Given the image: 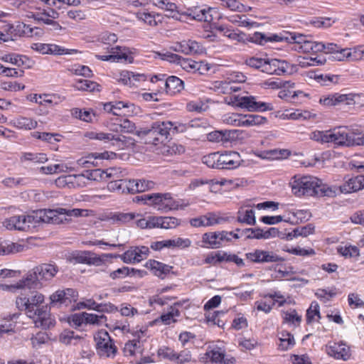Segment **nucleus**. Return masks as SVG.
Here are the masks:
<instances>
[{
	"instance_id": "obj_60",
	"label": "nucleus",
	"mask_w": 364,
	"mask_h": 364,
	"mask_svg": "<svg viewBox=\"0 0 364 364\" xmlns=\"http://www.w3.org/2000/svg\"><path fill=\"white\" fill-rule=\"evenodd\" d=\"M68 322L70 325H73L75 328L81 326L82 324L85 323L84 312L73 314L70 315L68 318Z\"/></svg>"
},
{
	"instance_id": "obj_50",
	"label": "nucleus",
	"mask_w": 364,
	"mask_h": 364,
	"mask_svg": "<svg viewBox=\"0 0 364 364\" xmlns=\"http://www.w3.org/2000/svg\"><path fill=\"white\" fill-rule=\"evenodd\" d=\"M85 316V323L86 324H92V325H100L102 322V321H107V316L104 314L97 315L94 314H89L87 312H84Z\"/></svg>"
},
{
	"instance_id": "obj_28",
	"label": "nucleus",
	"mask_w": 364,
	"mask_h": 364,
	"mask_svg": "<svg viewBox=\"0 0 364 364\" xmlns=\"http://www.w3.org/2000/svg\"><path fill=\"white\" fill-rule=\"evenodd\" d=\"M50 303L48 304V310L51 308H60L63 306H68L70 301L65 298V293L61 289H58L53 293L50 297Z\"/></svg>"
},
{
	"instance_id": "obj_38",
	"label": "nucleus",
	"mask_w": 364,
	"mask_h": 364,
	"mask_svg": "<svg viewBox=\"0 0 364 364\" xmlns=\"http://www.w3.org/2000/svg\"><path fill=\"white\" fill-rule=\"evenodd\" d=\"M14 124L18 129H32L36 128L37 126L36 121L33 119L21 116L16 117L14 121Z\"/></svg>"
},
{
	"instance_id": "obj_6",
	"label": "nucleus",
	"mask_w": 364,
	"mask_h": 364,
	"mask_svg": "<svg viewBox=\"0 0 364 364\" xmlns=\"http://www.w3.org/2000/svg\"><path fill=\"white\" fill-rule=\"evenodd\" d=\"M133 200L144 205L157 207L159 210L167 212L173 209V198L169 193H155L136 196Z\"/></svg>"
},
{
	"instance_id": "obj_2",
	"label": "nucleus",
	"mask_w": 364,
	"mask_h": 364,
	"mask_svg": "<svg viewBox=\"0 0 364 364\" xmlns=\"http://www.w3.org/2000/svg\"><path fill=\"white\" fill-rule=\"evenodd\" d=\"M31 291L28 296H19L16 298V305L19 311H24L30 318L37 319L35 321L37 327H42L44 329L50 328L54 326V321L50 318L48 304L40 306L44 301V295L36 291Z\"/></svg>"
},
{
	"instance_id": "obj_48",
	"label": "nucleus",
	"mask_w": 364,
	"mask_h": 364,
	"mask_svg": "<svg viewBox=\"0 0 364 364\" xmlns=\"http://www.w3.org/2000/svg\"><path fill=\"white\" fill-rule=\"evenodd\" d=\"M21 31V36L32 37L34 35H38L41 32V29L38 27L32 28L30 25H27L23 23H18V28Z\"/></svg>"
},
{
	"instance_id": "obj_52",
	"label": "nucleus",
	"mask_w": 364,
	"mask_h": 364,
	"mask_svg": "<svg viewBox=\"0 0 364 364\" xmlns=\"http://www.w3.org/2000/svg\"><path fill=\"white\" fill-rule=\"evenodd\" d=\"M351 51L350 48H341L339 47L337 51L333 55L329 56V60L342 61L346 58H351Z\"/></svg>"
},
{
	"instance_id": "obj_64",
	"label": "nucleus",
	"mask_w": 364,
	"mask_h": 364,
	"mask_svg": "<svg viewBox=\"0 0 364 364\" xmlns=\"http://www.w3.org/2000/svg\"><path fill=\"white\" fill-rule=\"evenodd\" d=\"M284 220L282 215H264L259 218V221L266 225H275Z\"/></svg>"
},
{
	"instance_id": "obj_34",
	"label": "nucleus",
	"mask_w": 364,
	"mask_h": 364,
	"mask_svg": "<svg viewBox=\"0 0 364 364\" xmlns=\"http://www.w3.org/2000/svg\"><path fill=\"white\" fill-rule=\"evenodd\" d=\"M226 311H215L213 313L205 314V321L208 324L213 326H218L220 328H224L225 324V321L220 318L225 314Z\"/></svg>"
},
{
	"instance_id": "obj_36",
	"label": "nucleus",
	"mask_w": 364,
	"mask_h": 364,
	"mask_svg": "<svg viewBox=\"0 0 364 364\" xmlns=\"http://www.w3.org/2000/svg\"><path fill=\"white\" fill-rule=\"evenodd\" d=\"M82 339V337L78 335H75V332L70 329H65L59 336V341L60 343L70 345H76L77 341Z\"/></svg>"
},
{
	"instance_id": "obj_4",
	"label": "nucleus",
	"mask_w": 364,
	"mask_h": 364,
	"mask_svg": "<svg viewBox=\"0 0 364 364\" xmlns=\"http://www.w3.org/2000/svg\"><path fill=\"white\" fill-rule=\"evenodd\" d=\"M58 267L55 264H41L28 271L26 276L16 284V288L28 290H36L42 287L41 281L52 279L57 272Z\"/></svg>"
},
{
	"instance_id": "obj_31",
	"label": "nucleus",
	"mask_w": 364,
	"mask_h": 364,
	"mask_svg": "<svg viewBox=\"0 0 364 364\" xmlns=\"http://www.w3.org/2000/svg\"><path fill=\"white\" fill-rule=\"evenodd\" d=\"M73 87L77 90L95 92L100 91V85L96 82L88 80H77Z\"/></svg>"
},
{
	"instance_id": "obj_24",
	"label": "nucleus",
	"mask_w": 364,
	"mask_h": 364,
	"mask_svg": "<svg viewBox=\"0 0 364 364\" xmlns=\"http://www.w3.org/2000/svg\"><path fill=\"white\" fill-rule=\"evenodd\" d=\"M327 353L336 359L343 360H347L350 356L349 347L343 343H334L328 347Z\"/></svg>"
},
{
	"instance_id": "obj_9",
	"label": "nucleus",
	"mask_w": 364,
	"mask_h": 364,
	"mask_svg": "<svg viewBox=\"0 0 364 364\" xmlns=\"http://www.w3.org/2000/svg\"><path fill=\"white\" fill-rule=\"evenodd\" d=\"M228 235H232L235 239H239L240 235L233 231H220V232H205L202 236V242L204 245H200L203 247L208 248H218L221 245V241H230L231 238H228Z\"/></svg>"
},
{
	"instance_id": "obj_53",
	"label": "nucleus",
	"mask_w": 364,
	"mask_h": 364,
	"mask_svg": "<svg viewBox=\"0 0 364 364\" xmlns=\"http://www.w3.org/2000/svg\"><path fill=\"white\" fill-rule=\"evenodd\" d=\"M197 62L198 61L193 60L191 58H185L182 57L179 62V65L187 72L196 73V68L198 65Z\"/></svg>"
},
{
	"instance_id": "obj_49",
	"label": "nucleus",
	"mask_w": 364,
	"mask_h": 364,
	"mask_svg": "<svg viewBox=\"0 0 364 364\" xmlns=\"http://www.w3.org/2000/svg\"><path fill=\"white\" fill-rule=\"evenodd\" d=\"M85 136L90 139H95L102 141L105 143L109 142V139H112V133H104V132H87L85 133Z\"/></svg>"
},
{
	"instance_id": "obj_40",
	"label": "nucleus",
	"mask_w": 364,
	"mask_h": 364,
	"mask_svg": "<svg viewBox=\"0 0 364 364\" xmlns=\"http://www.w3.org/2000/svg\"><path fill=\"white\" fill-rule=\"evenodd\" d=\"M220 154L218 152L210 153L202 158L203 164H206L209 168L220 169Z\"/></svg>"
},
{
	"instance_id": "obj_56",
	"label": "nucleus",
	"mask_w": 364,
	"mask_h": 364,
	"mask_svg": "<svg viewBox=\"0 0 364 364\" xmlns=\"http://www.w3.org/2000/svg\"><path fill=\"white\" fill-rule=\"evenodd\" d=\"M177 6L174 3L166 2L165 9L167 11L170 12V14H167L168 17H171L174 19L182 21L183 12H180L176 10Z\"/></svg>"
},
{
	"instance_id": "obj_19",
	"label": "nucleus",
	"mask_w": 364,
	"mask_h": 364,
	"mask_svg": "<svg viewBox=\"0 0 364 364\" xmlns=\"http://www.w3.org/2000/svg\"><path fill=\"white\" fill-rule=\"evenodd\" d=\"M355 95L353 93H334L320 99V103L326 106H336L341 104L353 105L355 103Z\"/></svg>"
},
{
	"instance_id": "obj_26",
	"label": "nucleus",
	"mask_w": 364,
	"mask_h": 364,
	"mask_svg": "<svg viewBox=\"0 0 364 364\" xmlns=\"http://www.w3.org/2000/svg\"><path fill=\"white\" fill-rule=\"evenodd\" d=\"M0 60L4 62L10 63L18 67H31L28 64L31 62L30 59L27 56L23 55H20L14 53L5 54L0 56Z\"/></svg>"
},
{
	"instance_id": "obj_37",
	"label": "nucleus",
	"mask_w": 364,
	"mask_h": 364,
	"mask_svg": "<svg viewBox=\"0 0 364 364\" xmlns=\"http://www.w3.org/2000/svg\"><path fill=\"white\" fill-rule=\"evenodd\" d=\"M337 252L345 258H355L360 256V250L354 245L338 246Z\"/></svg>"
},
{
	"instance_id": "obj_21",
	"label": "nucleus",
	"mask_w": 364,
	"mask_h": 364,
	"mask_svg": "<svg viewBox=\"0 0 364 364\" xmlns=\"http://www.w3.org/2000/svg\"><path fill=\"white\" fill-rule=\"evenodd\" d=\"M161 89L166 91L167 95H174L184 89V82L178 77L171 75L166 77L164 87H161Z\"/></svg>"
},
{
	"instance_id": "obj_13",
	"label": "nucleus",
	"mask_w": 364,
	"mask_h": 364,
	"mask_svg": "<svg viewBox=\"0 0 364 364\" xmlns=\"http://www.w3.org/2000/svg\"><path fill=\"white\" fill-rule=\"evenodd\" d=\"M247 259L255 263H268L283 262L284 259L273 252L256 249L253 252L245 254Z\"/></svg>"
},
{
	"instance_id": "obj_42",
	"label": "nucleus",
	"mask_w": 364,
	"mask_h": 364,
	"mask_svg": "<svg viewBox=\"0 0 364 364\" xmlns=\"http://www.w3.org/2000/svg\"><path fill=\"white\" fill-rule=\"evenodd\" d=\"M110 257H119L124 263L127 264H135L138 262L136 255V250H134L133 247L130 250H127L122 255H108Z\"/></svg>"
},
{
	"instance_id": "obj_51",
	"label": "nucleus",
	"mask_w": 364,
	"mask_h": 364,
	"mask_svg": "<svg viewBox=\"0 0 364 364\" xmlns=\"http://www.w3.org/2000/svg\"><path fill=\"white\" fill-rule=\"evenodd\" d=\"M315 226L311 223H309L306 225L298 227L294 229V235L296 237H307L314 232Z\"/></svg>"
},
{
	"instance_id": "obj_54",
	"label": "nucleus",
	"mask_w": 364,
	"mask_h": 364,
	"mask_svg": "<svg viewBox=\"0 0 364 364\" xmlns=\"http://www.w3.org/2000/svg\"><path fill=\"white\" fill-rule=\"evenodd\" d=\"M18 28V23L16 26L13 24H6L3 27L4 31L6 32V36L7 38H12L14 41L17 37H21V31Z\"/></svg>"
},
{
	"instance_id": "obj_35",
	"label": "nucleus",
	"mask_w": 364,
	"mask_h": 364,
	"mask_svg": "<svg viewBox=\"0 0 364 364\" xmlns=\"http://www.w3.org/2000/svg\"><path fill=\"white\" fill-rule=\"evenodd\" d=\"M24 250V245L14 243L4 242L0 243V255H6L11 253L20 252Z\"/></svg>"
},
{
	"instance_id": "obj_25",
	"label": "nucleus",
	"mask_w": 364,
	"mask_h": 364,
	"mask_svg": "<svg viewBox=\"0 0 364 364\" xmlns=\"http://www.w3.org/2000/svg\"><path fill=\"white\" fill-rule=\"evenodd\" d=\"M4 225L8 230H17L25 231L29 229L24 215L12 216L9 219H6L4 221Z\"/></svg>"
},
{
	"instance_id": "obj_10",
	"label": "nucleus",
	"mask_w": 364,
	"mask_h": 364,
	"mask_svg": "<svg viewBox=\"0 0 364 364\" xmlns=\"http://www.w3.org/2000/svg\"><path fill=\"white\" fill-rule=\"evenodd\" d=\"M227 122L234 126L252 127L264 124L267 119L258 114H241L233 113L227 119Z\"/></svg>"
},
{
	"instance_id": "obj_11",
	"label": "nucleus",
	"mask_w": 364,
	"mask_h": 364,
	"mask_svg": "<svg viewBox=\"0 0 364 364\" xmlns=\"http://www.w3.org/2000/svg\"><path fill=\"white\" fill-rule=\"evenodd\" d=\"M344 181L339 186H331L337 189L338 193L349 194L364 189V175L344 177Z\"/></svg>"
},
{
	"instance_id": "obj_39",
	"label": "nucleus",
	"mask_w": 364,
	"mask_h": 364,
	"mask_svg": "<svg viewBox=\"0 0 364 364\" xmlns=\"http://www.w3.org/2000/svg\"><path fill=\"white\" fill-rule=\"evenodd\" d=\"M21 161H28L34 163L43 164L48 161V158L44 153H31L25 152L22 154Z\"/></svg>"
},
{
	"instance_id": "obj_27",
	"label": "nucleus",
	"mask_w": 364,
	"mask_h": 364,
	"mask_svg": "<svg viewBox=\"0 0 364 364\" xmlns=\"http://www.w3.org/2000/svg\"><path fill=\"white\" fill-rule=\"evenodd\" d=\"M287 34L288 31L284 32V33H274L267 35L264 33L258 32L255 40L257 41V44L260 46H264L268 42H282L286 41L287 43Z\"/></svg>"
},
{
	"instance_id": "obj_59",
	"label": "nucleus",
	"mask_w": 364,
	"mask_h": 364,
	"mask_svg": "<svg viewBox=\"0 0 364 364\" xmlns=\"http://www.w3.org/2000/svg\"><path fill=\"white\" fill-rule=\"evenodd\" d=\"M72 115L80 120L85 122H90L92 120L91 113L88 110H82L79 108H74L72 109Z\"/></svg>"
},
{
	"instance_id": "obj_61",
	"label": "nucleus",
	"mask_w": 364,
	"mask_h": 364,
	"mask_svg": "<svg viewBox=\"0 0 364 364\" xmlns=\"http://www.w3.org/2000/svg\"><path fill=\"white\" fill-rule=\"evenodd\" d=\"M284 250L289 253L299 256H309L315 255L314 250L311 248H310L309 250H306L304 248H301L299 247H296L284 249Z\"/></svg>"
},
{
	"instance_id": "obj_7",
	"label": "nucleus",
	"mask_w": 364,
	"mask_h": 364,
	"mask_svg": "<svg viewBox=\"0 0 364 364\" xmlns=\"http://www.w3.org/2000/svg\"><path fill=\"white\" fill-rule=\"evenodd\" d=\"M97 355L101 358H114L117 353V348L109 333L104 329L98 331L94 335Z\"/></svg>"
},
{
	"instance_id": "obj_30",
	"label": "nucleus",
	"mask_w": 364,
	"mask_h": 364,
	"mask_svg": "<svg viewBox=\"0 0 364 364\" xmlns=\"http://www.w3.org/2000/svg\"><path fill=\"white\" fill-rule=\"evenodd\" d=\"M279 343L278 344V349L282 351H286L295 345V340L294 335L287 331H282L278 333Z\"/></svg>"
},
{
	"instance_id": "obj_32",
	"label": "nucleus",
	"mask_w": 364,
	"mask_h": 364,
	"mask_svg": "<svg viewBox=\"0 0 364 364\" xmlns=\"http://www.w3.org/2000/svg\"><path fill=\"white\" fill-rule=\"evenodd\" d=\"M134 140L131 137L124 135H115L112 134V139H109V142L113 146L118 149H124L125 147L134 144Z\"/></svg>"
},
{
	"instance_id": "obj_1",
	"label": "nucleus",
	"mask_w": 364,
	"mask_h": 364,
	"mask_svg": "<svg viewBox=\"0 0 364 364\" xmlns=\"http://www.w3.org/2000/svg\"><path fill=\"white\" fill-rule=\"evenodd\" d=\"M193 125L179 122L156 121L139 129L136 136L146 144L158 145L170 141L175 135L183 133Z\"/></svg>"
},
{
	"instance_id": "obj_15",
	"label": "nucleus",
	"mask_w": 364,
	"mask_h": 364,
	"mask_svg": "<svg viewBox=\"0 0 364 364\" xmlns=\"http://www.w3.org/2000/svg\"><path fill=\"white\" fill-rule=\"evenodd\" d=\"M65 208H58L56 210L51 209H41L38 210V215H40V223L60 224L65 220H68L65 218Z\"/></svg>"
},
{
	"instance_id": "obj_8",
	"label": "nucleus",
	"mask_w": 364,
	"mask_h": 364,
	"mask_svg": "<svg viewBox=\"0 0 364 364\" xmlns=\"http://www.w3.org/2000/svg\"><path fill=\"white\" fill-rule=\"evenodd\" d=\"M59 17V13L50 6L46 8H36L32 12L31 18L39 25L46 24L50 26V30L58 31L61 29V26L55 20Z\"/></svg>"
},
{
	"instance_id": "obj_5",
	"label": "nucleus",
	"mask_w": 364,
	"mask_h": 364,
	"mask_svg": "<svg viewBox=\"0 0 364 364\" xmlns=\"http://www.w3.org/2000/svg\"><path fill=\"white\" fill-rule=\"evenodd\" d=\"M245 64L267 74L276 75H291L297 71L298 66L295 64H290L284 60L257 57L247 58L245 60Z\"/></svg>"
},
{
	"instance_id": "obj_55",
	"label": "nucleus",
	"mask_w": 364,
	"mask_h": 364,
	"mask_svg": "<svg viewBox=\"0 0 364 364\" xmlns=\"http://www.w3.org/2000/svg\"><path fill=\"white\" fill-rule=\"evenodd\" d=\"M161 228L171 229L177 227L180 224V220L174 217L161 216Z\"/></svg>"
},
{
	"instance_id": "obj_45",
	"label": "nucleus",
	"mask_w": 364,
	"mask_h": 364,
	"mask_svg": "<svg viewBox=\"0 0 364 364\" xmlns=\"http://www.w3.org/2000/svg\"><path fill=\"white\" fill-rule=\"evenodd\" d=\"M309 38H311V36L296 32H288L287 34V43L298 44L299 46H302Z\"/></svg>"
},
{
	"instance_id": "obj_43",
	"label": "nucleus",
	"mask_w": 364,
	"mask_h": 364,
	"mask_svg": "<svg viewBox=\"0 0 364 364\" xmlns=\"http://www.w3.org/2000/svg\"><path fill=\"white\" fill-rule=\"evenodd\" d=\"M317 316L318 319L321 318L320 307L317 301L311 302L310 306L306 310V318L308 324L311 323L314 321V317Z\"/></svg>"
},
{
	"instance_id": "obj_62",
	"label": "nucleus",
	"mask_w": 364,
	"mask_h": 364,
	"mask_svg": "<svg viewBox=\"0 0 364 364\" xmlns=\"http://www.w3.org/2000/svg\"><path fill=\"white\" fill-rule=\"evenodd\" d=\"M160 58L163 60H166L171 63H175L176 65H179V62L181 61L182 56L171 53L166 52L164 53H159Z\"/></svg>"
},
{
	"instance_id": "obj_17",
	"label": "nucleus",
	"mask_w": 364,
	"mask_h": 364,
	"mask_svg": "<svg viewBox=\"0 0 364 364\" xmlns=\"http://www.w3.org/2000/svg\"><path fill=\"white\" fill-rule=\"evenodd\" d=\"M139 181L135 179H121L112 181L108 184V188L117 191L122 193H127L134 194L139 193Z\"/></svg>"
},
{
	"instance_id": "obj_14",
	"label": "nucleus",
	"mask_w": 364,
	"mask_h": 364,
	"mask_svg": "<svg viewBox=\"0 0 364 364\" xmlns=\"http://www.w3.org/2000/svg\"><path fill=\"white\" fill-rule=\"evenodd\" d=\"M211 9L206 5L191 6L183 12V16H188L190 19L198 21L209 22L213 20L212 15L210 14Z\"/></svg>"
},
{
	"instance_id": "obj_22",
	"label": "nucleus",
	"mask_w": 364,
	"mask_h": 364,
	"mask_svg": "<svg viewBox=\"0 0 364 364\" xmlns=\"http://www.w3.org/2000/svg\"><path fill=\"white\" fill-rule=\"evenodd\" d=\"M145 267L150 269L153 274L161 279H164L172 270L173 267L161 262L149 259L146 264Z\"/></svg>"
},
{
	"instance_id": "obj_3",
	"label": "nucleus",
	"mask_w": 364,
	"mask_h": 364,
	"mask_svg": "<svg viewBox=\"0 0 364 364\" xmlns=\"http://www.w3.org/2000/svg\"><path fill=\"white\" fill-rule=\"evenodd\" d=\"M290 183L292 193L296 196L334 197L337 195V189L323 184L321 181L311 176H295Z\"/></svg>"
},
{
	"instance_id": "obj_41",
	"label": "nucleus",
	"mask_w": 364,
	"mask_h": 364,
	"mask_svg": "<svg viewBox=\"0 0 364 364\" xmlns=\"http://www.w3.org/2000/svg\"><path fill=\"white\" fill-rule=\"evenodd\" d=\"M110 173H107L106 171L102 170L100 168H97L94 170H87L85 171V173H82V176L83 177L87 178L89 180L93 181H100L105 179V178L109 177Z\"/></svg>"
},
{
	"instance_id": "obj_12",
	"label": "nucleus",
	"mask_w": 364,
	"mask_h": 364,
	"mask_svg": "<svg viewBox=\"0 0 364 364\" xmlns=\"http://www.w3.org/2000/svg\"><path fill=\"white\" fill-rule=\"evenodd\" d=\"M109 55H95V58L102 61L119 62L120 60L129 61L132 63L133 58L129 56L132 53L129 48L125 46H116L112 47L109 50Z\"/></svg>"
},
{
	"instance_id": "obj_57",
	"label": "nucleus",
	"mask_w": 364,
	"mask_h": 364,
	"mask_svg": "<svg viewBox=\"0 0 364 364\" xmlns=\"http://www.w3.org/2000/svg\"><path fill=\"white\" fill-rule=\"evenodd\" d=\"M119 129L122 132L134 134L135 135L139 130L136 129L135 124L127 119L122 122L119 124Z\"/></svg>"
},
{
	"instance_id": "obj_44",
	"label": "nucleus",
	"mask_w": 364,
	"mask_h": 364,
	"mask_svg": "<svg viewBox=\"0 0 364 364\" xmlns=\"http://www.w3.org/2000/svg\"><path fill=\"white\" fill-rule=\"evenodd\" d=\"M134 218L135 215L132 213H114L111 214L109 220L113 223H125L134 220Z\"/></svg>"
},
{
	"instance_id": "obj_33",
	"label": "nucleus",
	"mask_w": 364,
	"mask_h": 364,
	"mask_svg": "<svg viewBox=\"0 0 364 364\" xmlns=\"http://www.w3.org/2000/svg\"><path fill=\"white\" fill-rule=\"evenodd\" d=\"M237 214V221L238 223H245L248 225H255L256 224L255 212L254 210L248 209L245 212L239 210Z\"/></svg>"
},
{
	"instance_id": "obj_58",
	"label": "nucleus",
	"mask_w": 364,
	"mask_h": 364,
	"mask_svg": "<svg viewBox=\"0 0 364 364\" xmlns=\"http://www.w3.org/2000/svg\"><path fill=\"white\" fill-rule=\"evenodd\" d=\"M187 43V55L193 53H202L204 50L203 46L196 41L188 40Z\"/></svg>"
},
{
	"instance_id": "obj_16",
	"label": "nucleus",
	"mask_w": 364,
	"mask_h": 364,
	"mask_svg": "<svg viewBox=\"0 0 364 364\" xmlns=\"http://www.w3.org/2000/svg\"><path fill=\"white\" fill-rule=\"evenodd\" d=\"M334 138L333 143L338 146H359L358 140L360 139L359 134L348 133L341 129H334Z\"/></svg>"
},
{
	"instance_id": "obj_23",
	"label": "nucleus",
	"mask_w": 364,
	"mask_h": 364,
	"mask_svg": "<svg viewBox=\"0 0 364 364\" xmlns=\"http://www.w3.org/2000/svg\"><path fill=\"white\" fill-rule=\"evenodd\" d=\"M255 99L256 97L252 95H233L230 97V102H228V105L235 107L245 109L248 112H253L255 105Z\"/></svg>"
},
{
	"instance_id": "obj_18",
	"label": "nucleus",
	"mask_w": 364,
	"mask_h": 364,
	"mask_svg": "<svg viewBox=\"0 0 364 364\" xmlns=\"http://www.w3.org/2000/svg\"><path fill=\"white\" fill-rule=\"evenodd\" d=\"M243 160L237 151H229L220 154V169L232 170L241 166Z\"/></svg>"
},
{
	"instance_id": "obj_63",
	"label": "nucleus",
	"mask_w": 364,
	"mask_h": 364,
	"mask_svg": "<svg viewBox=\"0 0 364 364\" xmlns=\"http://www.w3.org/2000/svg\"><path fill=\"white\" fill-rule=\"evenodd\" d=\"M129 277V267H122L109 273V277L112 279H124Z\"/></svg>"
},
{
	"instance_id": "obj_29",
	"label": "nucleus",
	"mask_w": 364,
	"mask_h": 364,
	"mask_svg": "<svg viewBox=\"0 0 364 364\" xmlns=\"http://www.w3.org/2000/svg\"><path fill=\"white\" fill-rule=\"evenodd\" d=\"M310 77L314 79L316 82L320 83L322 86H330L338 83L339 76L330 74L318 73L316 71H311Z\"/></svg>"
},
{
	"instance_id": "obj_46",
	"label": "nucleus",
	"mask_w": 364,
	"mask_h": 364,
	"mask_svg": "<svg viewBox=\"0 0 364 364\" xmlns=\"http://www.w3.org/2000/svg\"><path fill=\"white\" fill-rule=\"evenodd\" d=\"M206 355L208 356L212 362L223 363L224 361V357L225 356V350H222L219 347H215L212 350L206 353Z\"/></svg>"
},
{
	"instance_id": "obj_20",
	"label": "nucleus",
	"mask_w": 364,
	"mask_h": 364,
	"mask_svg": "<svg viewBox=\"0 0 364 364\" xmlns=\"http://www.w3.org/2000/svg\"><path fill=\"white\" fill-rule=\"evenodd\" d=\"M73 259L76 263L95 266H100L104 262V259L101 257L89 251H80L73 253Z\"/></svg>"
},
{
	"instance_id": "obj_47",
	"label": "nucleus",
	"mask_w": 364,
	"mask_h": 364,
	"mask_svg": "<svg viewBox=\"0 0 364 364\" xmlns=\"http://www.w3.org/2000/svg\"><path fill=\"white\" fill-rule=\"evenodd\" d=\"M223 144H224L238 139L242 131L239 129H223Z\"/></svg>"
}]
</instances>
